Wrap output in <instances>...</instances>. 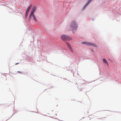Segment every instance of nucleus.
Listing matches in <instances>:
<instances>
[{
	"label": "nucleus",
	"mask_w": 121,
	"mask_h": 121,
	"mask_svg": "<svg viewBox=\"0 0 121 121\" xmlns=\"http://www.w3.org/2000/svg\"><path fill=\"white\" fill-rule=\"evenodd\" d=\"M67 35H63L61 36V38L63 40L65 41L66 40V39H67Z\"/></svg>",
	"instance_id": "4"
},
{
	"label": "nucleus",
	"mask_w": 121,
	"mask_h": 121,
	"mask_svg": "<svg viewBox=\"0 0 121 121\" xmlns=\"http://www.w3.org/2000/svg\"><path fill=\"white\" fill-rule=\"evenodd\" d=\"M17 72L18 73H22L21 72H20L19 71H18Z\"/></svg>",
	"instance_id": "13"
},
{
	"label": "nucleus",
	"mask_w": 121,
	"mask_h": 121,
	"mask_svg": "<svg viewBox=\"0 0 121 121\" xmlns=\"http://www.w3.org/2000/svg\"><path fill=\"white\" fill-rule=\"evenodd\" d=\"M31 5H30L29 7L28 8L27 10H26V13L27 14L29 13V12L30 10L31 7Z\"/></svg>",
	"instance_id": "6"
},
{
	"label": "nucleus",
	"mask_w": 121,
	"mask_h": 121,
	"mask_svg": "<svg viewBox=\"0 0 121 121\" xmlns=\"http://www.w3.org/2000/svg\"><path fill=\"white\" fill-rule=\"evenodd\" d=\"M70 27L72 29L76 30L77 28V26L75 21L72 22L70 25Z\"/></svg>",
	"instance_id": "1"
},
{
	"label": "nucleus",
	"mask_w": 121,
	"mask_h": 121,
	"mask_svg": "<svg viewBox=\"0 0 121 121\" xmlns=\"http://www.w3.org/2000/svg\"><path fill=\"white\" fill-rule=\"evenodd\" d=\"M103 61L104 62V63L106 64L107 65H108V63L107 61V60H106L104 59H103Z\"/></svg>",
	"instance_id": "8"
},
{
	"label": "nucleus",
	"mask_w": 121,
	"mask_h": 121,
	"mask_svg": "<svg viewBox=\"0 0 121 121\" xmlns=\"http://www.w3.org/2000/svg\"><path fill=\"white\" fill-rule=\"evenodd\" d=\"M32 16L33 17L34 20L35 21L37 22V20L36 19L35 17V16L33 14Z\"/></svg>",
	"instance_id": "10"
},
{
	"label": "nucleus",
	"mask_w": 121,
	"mask_h": 121,
	"mask_svg": "<svg viewBox=\"0 0 121 121\" xmlns=\"http://www.w3.org/2000/svg\"><path fill=\"white\" fill-rule=\"evenodd\" d=\"M66 44L67 45V46L68 48L71 51V52H73V50L72 49V48H71L70 45V44L67 42L66 43Z\"/></svg>",
	"instance_id": "3"
},
{
	"label": "nucleus",
	"mask_w": 121,
	"mask_h": 121,
	"mask_svg": "<svg viewBox=\"0 0 121 121\" xmlns=\"http://www.w3.org/2000/svg\"><path fill=\"white\" fill-rule=\"evenodd\" d=\"M92 0H89L84 6V8H85L89 4V3Z\"/></svg>",
	"instance_id": "7"
},
{
	"label": "nucleus",
	"mask_w": 121,
	"mask_h": 121,
	"mask_svg": "<svg viewBox=\"0 0 121 121\" xmlns=\"http://www.w3.org/2000/svg\"><path fill=\"white\" fill-rule=\"evenodd\" d=\"M26 17H27V16L28 15V13H27V14L26 13Z\"/></svg>",
	"instance_id": "12"
},
{
	"label": "nucleus",
	"mask_w": 121,
	"mask_h": 121,
	"mask_svg": "<svg viewBox=\"0 0 121 121\" xmlns=\"http://www.w3.org/2000/svg\"><path fill=\"white\" fill-rule=\"evenodd\" d=\"M83 44H86L88 46H91L94 47H96V45H95L94 43H91L85 41L82 42Z\"/></svg>",
	"instance_id": "2"
},
{
	"label": "nucleus",
	"mask_w": 121,
	"mask_h": 121,
	"mask_svg": "<svg viewBox=\"0 0 121 121\" xmlns=\"http://www.w3.org/2000/svg\"><path fill=\"white\" fill-rule=\"evenodd\" d=\"M19 64V63H16V65L17 64Z\"/></svg>",
	"instance_id": "14"
},
{
	"label": "nucleus",
	"mask_w": 121,
	"mask_h": 121,
	"mask_svg": "<svg viewBox=\"0 0 121 121\" xmlns=\"http://www.w3.org/2000/svg\"><path fill=\"white\" fill-rule=\"evenodd\" d=\"M33 14H31H31H30V15L29 17V19H28V20L29 21H30L31 18V17L32 15L33 16Z\"/></svg>",
	"instance_id": "11"
},
{
	"label": "nucleus",
	"mask_w": 121,
	"mask_h": 121,
	"mask_svg": "<svg viewBox=\"0 0 121 121\" xmlns=\"http://www.w3.org/2000/svg\"><path fill=\"white\" fill-rule=\"evenodd\" d=\"M36 9V7L35 6L34 7L31 12V14H33V13L35 12Z\"/></svg>",
	"instance_id": "5"
},
{
	"label": "nucleus",
	"mask_w": 121,
	"mask_h": 121,
	"mask_svg": "<svg viewBox=\"0 0 121 121\" xmlns=\"http://www.w3.org/2000/svg\"><path fill=\"white\" fill-rule=\"evenodd\" d=\"M72 39V38L70 37H69L68 36H67V39H66V40H71Z\"/></svg>",
	"instance_id": "9"
}]
</instances>
